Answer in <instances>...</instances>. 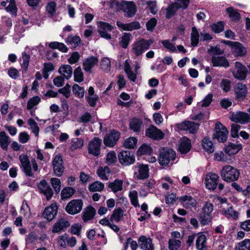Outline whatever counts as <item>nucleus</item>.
<instances>
[{
    "label": "nucleus",
    "instance_id": "37998d69",
    "mask_svg": "<svg viewBox=\"0 0 250 250\" xmlns=\"http://www.w3.org/2000/svg\"><path fill=\"white\" fill-rule=\"evenodd\" d=\"M72 91L75 96L82 98L84 97L85 90L83 87H81L78 84H75L72 87Z\"/></svg>",
    "mask_w": 250,
    "mask_h": 250
},
{
    "label": "nucleus",
    "instance_id": "e2e57ef3",
    "mask_svg": "<svg viewBox=\"0 0 250 250\" xmlns=\"http://www.w3.org/2000/svg\"><path fill=\"white\" fill-rule=\"evenodd\" d=\"M54 70V66L52 63L50 62L45 63L43 64L42 73L45 79H47L48 77V73Z\"/></svg>",
    "mask_w": 250,
    "mask_h": 250
},
{
    "label": "nucleus",
    "instance_id": "4be33fe9",
    "mask_svg": "<svg viewBox=\"0 0 250 250\" xmlns=\"http://www.w3.org/2000/svg\"><path fill=\"white\" fill-rule=\"evenodd\" d=\"M53 170L55 174L58 176L62 175L63 171L62 160L60 155H56L53 162Z\"/></svg>",
    "mask_w": 250,
    "mask_h": 250
},
{
    "label": "nucleus",
    "instance_id": "6e6552de",
    "mask_svg": "<svg viewBox=\"0 0 250 250\" xmlns=\"http://www.w3.org/2000/svg\"><path fill=\"white\" fill-rule=\"evenodd\" d=\"M83 204V202L81 200H72L67 204L65 208V210L70 214H77L81 211Z\"/></svg>",
    "mask_w": 250,
    "mask_h": 250
},
{
    "label": "nucleus",
    "instance_id": "c03bdc74",
    "mask_svg": "<svg viewBox=\"0 0 250 250\" xmlns=\"http://www.w3.org/2000/svg\"><path fill=\"white\" fill-rule=\"evenodd\" d=\"M137 139L133 137L127 138L124 142V146L127 148L132 149L136 146Z\"/></svg>",
    "mask_w": 250,
    "mask_h": 250
},
{
    "label": "nucleus",
    "instance_id": "bf43d9fd",
    "mask_svg": "<svg viewBox=\"0 0 250 250\" xmlns=\"http://www.w3.org/2000/svg\"><path fill=\"white\" fill-rule=\"evenodd\" d=\"M211 215L207 214L202 212L199 216V220L201 224L203 225L208 224L211 221Z\"/></svg>",
    "mask_w": 250,
    "mask_h": 250
},
{
    "label": "nucleus",
    "instance_id": "f704fd0d",
    "mask_svg": "<svg viewBox=\"0 0 250 250\" xmlns=\"http://www.w3.org/2000/svg\"><path fill=\"white\" fill-rule=\"evenodd\" d=\"M123 182L122 180L116 179L109 184V188L114 193L121 191L123 189Z\"/></svg>",
    "mask_w": 250,
    "mask_h": 250
},
{
    "label": "nucleus",
    "instance_id": "c9c22d12",
    "mask_svg": "<svg viewBox=\"0 0 250 250\" xmlns=\"http://www.w3.org/2000/svg\"><path fill=\"white\" fill-rule=\"evenodd\" d=\"M79 122L81 123L86 124L91 123L94 124L96 122L95 119L90 113L85 112L79 118Z\"/></svg>",
    "mask_w": 250,
    "mask_h": 250
},
{
    "label": "nucleus",
    "instance_id": "c85d7f7f",
    "mask_svg": "<svg viewBox=\"0 0 250 250\" xmlns=\"http://www.w3.org/2000/svg\"><path fill=\"white\" fill-rule=\"evenodd\" d=\"M242 148L240 144L229 143L225 147V152L229 155H234L238 152Z\"/></svg>",
    "mask_w": 250,
    "mask_h": 250
},
{
    "label": "nucleus",
    "instance_id": "423d86ee",
    "mask_svg": "<svg viewBox=\"0 0 250 250\" xmlns=\"http://www.w3.org/2000/svg\"><path fill=\"white\" fill-rule=\"evenodd\" d=\"M120 163L123 165L128 166L134 163L135 157L134 154L130 151H122L118 154Z\"/></svg>",
    "mask_w": 250,
    "mask_h": 250
},
{
    "label": "nucleus",
    "instance_id": "4d7b16f0",
    "mask_svg": "<svg viewBox=\"0 0 250 250\" xmlns=\"http://www.w3.org/2000/svg\"><path fill=\"white\" fill-rule=\"evenodd\" d=\"M74 77V80L78 83H81L83 81V74L80 67L79 66L75 69Z\"/></svg>",
    "mask_w": 250,
    "mask_h": 250
},
{
    "label": "nucleus",
    "instance_id": "cd10ccee",
    "mask_svg": "<svg viewBox=\"0 0 250 250\" xmlns=\"http://www.w3.org/2000/svg\"><path fill=\"white\" fill-rule=\"evenodd\" d=\"M98 62V59L94 57H90L86 59L83 63L84 70L86 72H91V69Z\"/></svg>",
    "mask_w": 250,
    "mask_h": 250
},
{
    "label": "nucleus",
    "instance_id": "5fc2aeb1",
    "mask_svg": "<svg viewBox=\"0 0 250 250\" xmlns=\"http://www.w3.org/2000/svg\"><path fill=\"white\" fill-rule=\"evenodd\" d=\"M5 10L7 12L11 13V14L16 16L17 12V8L16 5L15 0H10L9 1L8 5L5 7Z\"/></svg>",
    "mask_w": 250,
    "mask_h": 250
},
{
    "label": "nucleus",
    "instance_id": "9b49d317",
    "mask_svg": "<svg viewBox=\"0 0 250 250\" xmlns=\"http://www.w3.org/2000/svg\"><path fill=\"white\" fill-rule=\"evenodd\" d=\"M179 201L185 208H196L198 202L196 199L189 195H185L179 197Z\"/></svg>",
    "mask_w": 250,
    "mask_h": 250
},
{
    "label": "nucleus",
    "instance_id": "4468645a",
    "mask_svg": "<svg viewBox=\"0 0 250 250\" xmlns=\"http://www.w3.org/2000/svg\"><path fill=\"white\" fill-rule=\"evenodd\" d=\"M58 207L56 203H52L44 209L43 216L48 221L52 220L57 215Z\"/></svg>",
    "mask_w": 250,
    "mask_h": 250
},
{
    "label": "nucleus",
    "instance_id": "a211bd4d",
    "mask_svg": "<svg viewBox=\"0 0 250 250\" xmlns=\"http://www.w3.org/2000/svg\"><path fill=\"white\" fill-rule=\"evenodd\" d=\"M146 134L154 140H160L163 138L164 134L154 125H150L146 131Z\"/></svg>",
    "mask_w": 250,
    "mask_h": 250
},
{
    "label": "nucleus",
    "instance_id": "603ef678",
    "mask_svg": "<svg viewBox=\"0 0 250 250\" xmlns=\"http://www.w3.org/2000/svg\"><path fill=\"white\" fill-rule=\"evenodd\" d=\"M83 146V141L79 138H74L72 140V144L70 149L75 150L77 149L81 148Z\"/></svg>",
    "mask_w": 250,
    "mask_h": 250
},
{
    "label": "nucleus",
    "instance_id": "20e7f679",
    "mask_svg": "<svg viewBox=\"0 0 250 250\" xmlns=\"http://www.w3.org/2000/svg\"><path fill=\"white\" fill-rule=\"evenodd\" d=\"M228 131L226 127L220 122H217L213 134V138L216 139L218 142L224 143L227 141L228 139Z\"/></svg>",
    "mask_w": 250,
    "mask_h": 250
},
{
    "label": "nucleus",
    "instance_id": "3c124183",
    "mask_svg": "<svg viewBox=\"0 0 250 250\" xmlns=\"http://www.w3.org/2000/svg\"><path fill=\"white\" fill-rule=\"evenodd\" d=\"M75 190L71 187L64 188L61 192L62 199H68L75 193Z\"/></svg>",
    "mask_w": 250,
    "mask_h": 250
},
{
    "label": "nucleus",
    "instance_id": "0e129e2a",
    "mask_svg": "<svg viewBox=\"0 0 250 250\" xmlns=\"http://www.w3.org/2000/svg\"><path fill=\"white\" fill-rule=\"evenodd\" d=\"M162 44L169 52L173 53L176 52L177 51L176 48L174 44L168 40L162 41Z\"/></svg>",
    "mask_w": 250,
    "mask_h": 250
},
{
    "label": "nucleus",
    "instance_id": "680f3d73",
    "mask_svg": "<svg viewBox=\"0 0 250 250\" xmlns=\"http://www.w3.org/2000/svg\"><path fill=\"white\" fill-rule=\"evenodd\" d=\"M180 8L176 2L170 5L167 10V18L169 19Z\"/></svg>",
    "mask_w": 250,
    "mask_h": 250
},
{
    "label": "nucleus",
    "instance_id": "72a5a7b5",
    "mask_svg": "<svg viewBox=\"0 0 250 250\" xmlns=\"http://www.w3.org/2000/svg\"><path fill=\"white\" fill-rule=\"evenodd\" d=\"M10 142L8 136L4 131L0 132V146L3 149H6Z\"/></svg>",
    "mask_w": 250,
    "mask_h": 250
},
{
    "label": "nucleus",
    "instance_id": "864d4df0",
    "mask_svg": "<svg viewBox=\"0 0 250 250\" xmlns=\"http://www.w3.org/2000/svg\"><path fill=\"white\" fill-rule=\"evenodd\" d=\"M235 250H250V239H245L238 244Z\"/></svg>",
    "mask_w": 250,
    "mask_h": 250
},
{
    "label": "nucleus",
    "instance_id": "79ce46f5",
    "mask_svg": "<svg viewBox=\"0 0 250 250\" xmlns=\"http://www.w3.org/2000/svg\"><path fill=\"white\" fill-rule=\"evenodd\" d=\"M49 46L52 49H57L64 53H66L68 51V48L64 43L58 42H50L49 44Z\"/></svg>",
    "mask_w": 250,
    "mask_h": 250
},
{
    "label": "nucleus",
    "instance_id": "58836bf2",
    "mask_svg": "<svg viewBox=\"0 0 250 250\" xmlns=\"http://www.w3.org/2000/svg\"><path fill=\"white\" fill-rule=\"evenodd\" d=\"M196 247L198 250H203L206 248V236L201 234L198 236L196 242Z\"/></svg>",
    "mask_w": 250,
    "mask_h": 250
},
{
    "label": "nucleus",
    "instance_id": "2eb2a0df",
    "mask_svg": "<svg viewBox=\"0 0 250 250\" xmlns=\"http://www.w3.org/2000/svg\"><path fill=\"white\" fill-rule=\"evenodd\" d=\"M230 119L235 123L243 124L248 123L250 120V117L246 113L238 111L232 113L230 117Z\"/></svg>",
    "mask_w": 250,
    "mask_h": 250
},
{
    "label": "nucleus",
    "instance_id": "7ed1b4c3",
    "mask_svg": "<svg viewBox=\"0 0 250 250\" xmlns=\"http://www.w3.org/2000/svg\"><path fill=\"white\" fill-rule=\"evenodd\" d=\"M152 43V40L142 39L139 40L132 44V51L136 56H139L142 54L145 50L148 49Z\"/></svg>",
    "mask_w": 250,
    "mask_h": 250
},
{
    "label": "nucleus",
    "instance_id": "a18cd8bd",
    "mask_svg": "<svg viewBox=\"0 0 250 250\" xmlns=\"http://www.w3.org/2000/svg\"><path fill=\"white\" fill-rule=\"evenodd\" d=\"M128 196L130 200L131 204L135 207H139V204L138 199V192L136 190H133L129 191Z\"/></svg>",
    "mask_w": 250,
    "mask_h": 250
},
{
    "label": "nucleus",
    "instance_id": "a878e982",
    "mask_svg": "<svg viewBox=\"0 0 250 250\" xmlns=\"http://www.w3.org/2000/svg\"><path fill=\"white\" fill-rule=\"evenodd\" d=\"M140 248L143 250H153L154 246L152 240L149 238H146L145 236H141L139 240Z\"/></svg>",
    "mask_w": 250,
    "mask_h": 250
},
{
    "label": "nucleus",
    "instance_id": "ea45409f",
    "mask_svg": "<svg viewBox=\"0 0 250 250\" xmlns=\"http://www.w3.org/2000/svg\"><path fill=\"white\" fill-rule=\"evenodd\" d=\"M202 145L204 149L208 153H212L214 151L213 144L208 138L205 137L202 140Z\"/></svg>",
    "mask_w": 250,
    "mask_h": 250
},
{
    "label": "nucleus",
    "instance_id": "b1692460",
    "mask_svg": "<svg viewBox=\"0 0 250 250\" xmlns=\"http://www.w3.org/2000/svg\"><path fill=\"white\" fill-rule=\"evenodd\" d=\"M178 147L179 151L181 153H188L191 147L190 141L186 137H182L179 142Z\"/></svg>",
    "mask_w": 250,
    "mask_h": 250
},
{
    "label": "nucleus",
    "instance_id": "bb28decb",
    "mask_svg": "<svg viewBox=\"0 0 250 250\" xmlns=\"http://www.w3.org/2000/svg\"><path fill=\"white\" fill-rule=\"evenodd\" d=\"M70 224L68 221L64 218L59 219L55 223L52 228V232L58 233L62 230H64L69 226Z\"/></svg>",
    "mask_w": 250,
    "mask_h": 250
},
{
    "label": "nucleus",
    "instance_id": "09e8293b",
    "mask_svg": "<svg viewBox=\"0 0 250 250\" xmlns=\"http://www.w3.org/2000/svg\"><path fill=\"white\" fill-rule=\"evenodd\" d=\"M104 188V185L99 181H96L89 186V190L92 192L100 191Z\"/></svg>",
    "mask_w": 250,
    "mask_h": 250
},
{
    "label": "nucleus",
    "instance_id": "4c0bfd02",
    "mask_svg": "<svg viewBox=\"0 0 250 250\" xmlns=\"http://www.w3.org/2000/svg\"><path fill=\"white\" fill-rule=\"evenodd\" d=\"M123 216L124 211L121 208L115 209L111 216L110 221L119 222L123 217Z\"/></svg>",
    "mask_w": 250,
    "mask_h": 250
},
{
    "label": "nucleus",
    "instance_id": "338daca9",
    "mask_svg": "<svg viewBox=\"0 0 250 250\" xmlns=\"http://www.w3.org/2000/svg\"><path fill=\"white\" fill-rule=\"evenodd\" d=\"M151 151V148L149 145L146 144L143 145L139 148L138 150V153L140 155L150 154Z\"/></svg>",
    "mask_w": 250,
    "mask_h": 250
},
{
    "label": "nucleus",
    "instance_id": "9d476101",
    "mask_svg": "<svg viewBox=\"0 0 250 250\" xmlns=\"http://www.w3.org/2000/svg\"><path fill=\"white\" fill-rule=\"evenodd\" d=\"M101 144L102 140L95 137L89 143L88 147L89 153L95 156H98L100 154Z\"/></svg>",
    "mask_w": 250,
    "mask_h": 250
},
{
    "label": "nucleus",
    "instance_id": "393cba45",
    "mask_svg": "<svg viewBox=\"0 0 250 250\" xmlns=\"http://www.w3.org/2000/svg\"><path fill=\"white\" fill-rule=\"evenodd\" d=\"M117 26L123 30L132 31L139 29L141 28L140 24L138 21H135L129 23H124L121 21L117 22Z\"/></svg>",
    "mask_w": 250,
    "mask_h": 250
},
{
    "label": "nucleus",
    "instance_id": "f8f14e48",
    "mask_svg": "<svg viewBox=\"0 0 250 250\" xmlns=\"http://www.w3.org/2000/svg\"><path fill=\"white\" fill-rule=\"evenodd\" d=\"M134 176L138 179H144L148 177L149 169L147 165L140 164L134 168Z\"/></svg>",
    "mask_w": 250,
    "mask_h": 250
},
{
    "label": "nucleus",
    "instance_id": "6ab92c4d",
    "mask_svg": "<svg viewBox=\"0 0 250 250\" xmlns=\"http://www.w3.org/2000/svg\"><path fill=\"white\" fill-rule=\"evenodd\" d=\"M122 8L127 17H133L136 12V6L133 1H124L122 3Z\"/></svg>",
    "mask_w": 250,
    "mask_h": 250
},
{
    "label": "nucleus",
    "instance_id": "f257e3e1",
    "mask_svg": "<svg viewBox=\"0 0 250 250\" xmlns=\"http://www.w3.org/2000/svg\"><path fill=\"white\" fill-rule=\"evenodd\" d=\"M220 174L223 180L227 182L237 181L240 176L239 170L234 167L226 165L224 166L220 171Z\"/></svg>",
    "mask_w": 250,
    "mask_h": 250
},
{
    "label": "nucleus",
    "instance_id": "aec40b11",
    "mask_svg": "<svg viewBox=\"0 0 250 250\" xmlns=\"http://www.w3.org/2000/svg\"><path fill=\"white\" fill-rule=\"evenodd\" d=\"M199 127V124L190 121H185L178 125V128L182 130H189L191 133H194Z\"/></svg>",
    "mask_w": 250,
    "mask_h": 250
},
{
    "label": "nucleus",
    "instance_id": "7c9ffc66",
    "mask_svg": "<svg viewBox=\"0 0 250 250\" xmlns=\"http://www.w3.org/2000/svg\"><path fill=\"white\" fill-rule=\"evenodd\" d=\"M96 213V210L91 206L87 207L83 212V219L84 222H87L92 219Z\"/></svg>",
    "mask_w": 250,
    "mask_h": 250
},
{
    "label": "nucleus",
    "instance_id": "5701e85b",
    "mask_svg": "<svg viewBox=\"0 0 250 250\" xmlns=\"http://www.w3.org/2000/svg\"><path fill=\"white\" fill-rule=\"evenodd\" d=\"M211 62L214 67H223L227 68L229 66V62L224 57L212 56Z\"/></svg>",
    "mask_w": 250,
    "mask_h": 250
},
{
    "label": "nucleus",
    "instance_id": "39448f33",
    "mask_svg": "<svg viewBox=\"0 0 250 250\" xmlns=\"http://www.w3.org/2000/svg\"><path fill=\"white\" fill-rule=\"evenodd\" d=\"M233 76L237 79L242 81L245 80L247 75L246 67L238 62L234 63V69L232 71Z\"/></svg>",
    "mask_w": 250,
    "mask_h": 250
},
{
    "label": "nucleus",
    "instance_id": "a19ab883",
    "mask_svg": "<svg viewBox=\"0 0 250 250\" xmlns=\"http://www.w3.org/2000/svg\"><path fill=\"white\" fill-rule=\"evenodd\" d=\"M226 11L228 13L231 21H238L240 19V15L238 11L231 7L227 8Z\"/></svg>",
    "mask_w": 250,
    "mask_h": 250
},
{
    "label": "nucleus",
    "instance_id": "f03ea898",
    "mask_svg": "<svg viewBox=\"0 0 250 250\" xmlns=\"http://www.w3.org/2000/svg\"><path fill=\"white\" fill-rule=\"evenodd\" d=\"M175 156L176 153L173 149L167 147L163 148L159 152V163L161 166H167L171 161L174 160Z\"/></svg>",
    "mask_w": 250,
    "mask_h": 250
},
{
    "label": "nucleus",
    "instance_id": "ddd939ff",
    "mask_svg": "<svg viewBox=\"0 0 250 250\" xmlns=\"http://www.w3.org/2000/svg\"><path fill=\"white\" fill-rule=\"evenodd\" d=\"M219 176L214 173H209L206 175L205 184L206 187L210 190L214 189L217 185Z\"/></svg>",
    "mask_w": 250,
    "mask_h": 250
},
{
    "label": "nucleus",
    "instance_id": "1a4fd4ad",
    "mask_svg": "<svg viewBox=\"0 0 250 250\" xmlns=\"http://www.w3.org/2000/svg\"><path fill=\"white\" fill-rule=\"evenodd\" d=\"M98 32L101 37L107 40L111 38L110 35L108 33L110 32L113 27L109 23L103 21H99L97 23Z\"/></svg>",
    "mask_w": 250,
    "mask_h": 250
},
{
    "label": "nucleus",
    "instance_id": "dca6fc26",
    "mask_svg": "<svg viewBox=\"0 0 250 250\" xmlns=\"http://www.w3.org/2000/svg\"><path fill=\"white\" fill-rule=\"evenodd\" d=\"M120 133L115 130H112L107 135L104 140L106 146L113 147L117 143L120 137Z\"/></svg>",
    "mask_w": 250,
    "mask_h": 250
},
{
    "label": "nucleus",
    "instance_id": "8fccbe9b",
    "mask_svg": "<svg viewBox=\"0 0 250 250\" xmlns=\"http://www.w3.org/2000/svg\"><path fill=\"white\" fill-rule=\"evenodd\" d=\"M28 124L30 126L32 132L35 134L36 137H38L40 128L37 123L33 119L30 118L28 120Z\"/></svg>",
    "mask_w": 250,
    "mask_h": 250
},
{
    "label": "nucleus",
    "instance_id": "2f4dec72",
    "mask_svg": "<svg viewBox=\"0 0 250 250\" xmlns=\"http://www.w3.org/2000/svg\"><path fill=\"white\" fill-rule=\"evenodd\" d=\"M232 52L235 56H242L246 54V50L240 43L235 42L232 47Z\"/></svg>",
    "mask_w": 250,
    "mask_h": 250
},
{
    "label": "nucleus",
    "instance_id": "c756f323",
    "mask_svg": "<svg viewBox=\"0 0 250 250\" xmlns=\"http://www.w3.org/2000/svg\"><path fill=\"white\" fill-rule=\"evenodd\" d=\"M247 88L245 84L239 83L235 87V93L237 99H242L247 94Z\"/></svg>",
    "mask_w": 250,
    "mask_h": 250
},
{
    "label": "nucleus",
    "instance_id": "412c9836",
    "mask_svg": "<svg viewBox=\"0 0 250 250\" xmlns=\"http://www.w3.org/2000/svg\"><path fill=\"white\" fill-rule=\"evenodd\" d=\"M19 159L24 173L28 176H32L33 173L28 156L26 155H21L20 156Z\"/></svg>",
    "mask_w": 250,
    "mask_h": 250
},
{
    "label": "nucleus",
    "instance_id": "13d9d810",
    "mask_svg": "<svg viewBox=\"0 0 250 250\" xmlns=\"http://www.w3.org/2000/svg\"><path fill=\"white\" fill-rule=\"evenodd\" d=\"M111 66L110 61L108 58H104L101 62V68L105 72H108L110 70Z\"/></svg>",
    "mask_w": 250,
    "mask_h": 250
},
{
    "label": "nucleus",
    "instance_id": "052dcab7",
    "mask_svg": "<svg viewBox=\"0 0 250 250\" xmlns=\"http://www.w3.org/2000/svg\"><path fill=\"white\" fill-rule=\"evenodd\" d=\"M169 250H178L181 245V241L179 240L171 238L169 240Z\"/></svg>",
    "mask_w": 250,
    "mask_h": 250
},
{
    "label": "nucleus",
    "instance_id": "473e14b6",
    "mask_svg": "<svg viewBox=\"0 0 250 250\" xmlns=\"http://www.w3.org/2000/svg\"><path fill=\"white\" fill-rule=\"evenodd\" d=\"M59 72L62 76H63L66 79H69L72 75V68L69 65H63L60 67Z\"/></svg>",
    "mask_w": 250,
    "mask_h": 250
},
{
    "label": "nucleus",
    "instance_id": "de8ad7c7",
    "mask_svg": "<svg viewBox=\"0 0 250 250\" xmlns=\"http://www.w3.org/2000/svg\"><path fill=\"white\" fill-rule=\"evenodd\" d=\"M142 122L138 119H133L130 122V128L135 132L140 130Z\"/></svg>",
    "mask_w": 250,
    "mask_h": 250
},
{
    "label": "nucleus",
    "instance_id": "0eeeda50",
    "mask_svg": "<svg viewBox=\"0 0 250 250\" xmlns=\"http://www.w3.org/2000/svg\"><path fill=\"white\" fill-rule=\"evenodd\" d=\"M220 212L221 214L225 216L226 218L232 219L234 220L238 219L239 215V212L234 210L232 206L230 205L221 206L220 207Z\"/></svg>",
    "mask_w": 250,
    "mask_h": 250
},
{
    "label": "nucleus",
    "instance_id": "69168bd1",
    "mask_svg": "<svg viewBox=\"0 0 250 250\" xmlns=\"http://www.w3.org/2000/svg\"><path fill=\"white\" fill-rule=\"evenodd\" d=\"M81 42V39L79 36H69L66 40V42L68 44L72 45L74 47L78 45Z\"/></svg>",
    "mask_w": 250,
    "mask_h": 250
},
{
    "label": "nucleus",
    "instance_id": "774afa93",
    "mask_svg": "<svg viewBox=\"0 0 250 250\" xmlns=\"http://www.w3.org/2000/svg\"><path fill=\"white\" fill-rule=\"evenodd\" d=\"M50 182L55 192L58 193L61 189V183L60 180L58 178H52L51 179Z\"/></svg>",
    "mask_w": 250,
    "mask_h": 250
},
{
    "label": "nucleus",
    "instance_id": "f3484780",
    "mask_svg": "<svg viewBox=\"0 0 250 250\" xmlns=\"http://www.w3.org/2000/svg\"><path fill=\"white\" fill-rule=\"evenodd\" d=\"M41 192L43 194L47 200H49L53 195V191L45 180L41 181L37 185Z\"/></svg>",
    "mask_w": 250,
    "mask_h": 250
},
{
    "label": "nucleus",
    "instance_id": "e433bc0d",
    "mask_svg": "<svg viewBox=\"0 0 250 250\" xmlns=\"http://www.w3.org/2000/svg\"><path fill=\"white\" fill-rule=\"evenodd\" d=\"M199 36L200 35L196 27H192L191 33V44L192 46H196L198 45Z\"/></svg>",
    "mask_w": 250,
    "mask_h": 250
},
{
    "label": "nucleus",
    "instance_id": "6e6d98bb",
    "mask_svg": "<svg viewBox=\"0 0 250 250\" xmlns=\"http://www.w3.org/2000/svg\"><path fill=\"white\" fill-rule=\"evenodd\" d=\"M131 36V35L128 33H124L123 34L121 38V41L120 42V44L122 47L126 48L127 47Z\"/></svg>",
    "mask_w": 250,
    "mask_h": 250
},
{
    "label": "nucleus",
    "instance_id": "49530a36",
    "mask_svg": "<svg viewBox=\"0 0 250 250\" xmlns=\"http://www.w3.org/2000/svg\"><path fill=\"white\" fill-rule=\"evenodd\" d=\"M117 162L116 153L114 151L109 152L106 156L105 163L108 165H113Z\"/></svg>",
    "mask_w": 250,
    "mask_h": 250
}]
</instances>
